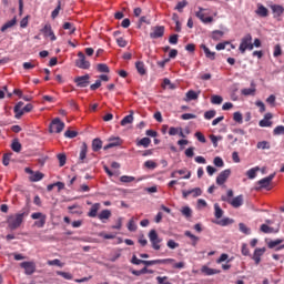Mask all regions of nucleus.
Listing matches in <instances>:
<instances>
[{"label":"nucleus","mask_w":284,"mask_h":284,"mask_svg":"<svg viewBox=\"0 0 284 284\" xmlns=\"http://www.w3.org/2000/svg\"><path fill=\"white\" fill-rule=\"evenodd\" d=\"M30 214V207H23L16 215H10L7 220L9 230H19L21 227V223H23V219Z\"/></svg>","instance_id":"1"},{"label":"nucleus","mask_w":284,"mask_h":284,"mask_svg":"<svg viewBox=\"0 0 284 284\" xmlns=\"http://www.w3.org/2000/svg\"><path fill=\"white\" fill-rule=\"evenodd\" d=\"M239 50L242 54H245L246 50H254V44H252V34L247 33L242 38Z\"/></svg>","instance_id":"2"},{"label":"nucleus","mask_w":284,"mask_h":284,"mask_svg":"<svg viewBox=\"0 0 284 284\" xmlns=\"http://www.w3.org/2000/svg\"><path fill=\"white\" fill-rule=\"evenodd\" d=\"M149 241L151 243V246L155 251L161 250V243H163V239L159 237V233H156V230H151L149 232Z\"/></svg>","instance_id":"3"},{"label":"nucleus","mask_w":284,"mask_h":284,"mask_svg":"<svg viewBox=\"0 0 284 284\" xmlns=\"http://www.w3.org/2000/svg\"><path fill=\"white\" fill-rule=\"evenodd\" d=\"M65 128V123L61 121L59 118H54L49 126V132H55V134H61L63 129Z\"/></svg>","instance_id":"4"},{"label":"nucleus","mask_w":284,"mask_h":284,"mask_svg":"<svg viewBox=\"0 0 284 284\" xmlns=\"http://www.w3.org/2000/svg\"><path fill=\"white\" fill-rule=\"evenodd\" d=\"M31 219L34 222L36 227H44L45 221H48V216L41 212H36L31 214ZM39 220V221H38Z\"/></svg>","instance_id":"5"},{"label":"nucleus","mask_w":284,"mask_h":284,"mask_svg":"<svg viewBox=\"0 0 284 284\" xmlns=\"http://www.w3.org/2000/svg\"><path fill=\"white\" fill-rule=\"evenodd\" d=\"M221 200L229 203V205H232V207L239 209L241 205H243V195H237L234 199H230L225 195L221 196Z\"/></svg>","instance_id":"6"},{"label":"nucleus","mask_w":284,"mask_h":284,"mask_svg":"<svg viewBox=\"0 0 284 284\" xmlns=\"http://www.w3.org/2000/svg\"><path fill=\"white\" fill-rule=\"evenodd\" d=\"M174 258H164V260H142V265H145V267H150L152 265H168V263H174Z\"/></svg>","instance_id":"7"},{"label":"nucleus","mask_w":284,"mask_h":284,"mask_svg":"<svg viewBox=\"0 0 284 284\" xmlns=\"http://www.w3.org/2000/svg\"><path fill=\"white\" fill-rule=\"evenodd\" d=\"M165 34L164 26H155L151 28L150 39H161Z\"/></svg>","instance_id":"8"},{"label":"nucleus","mask_w":284,"mask_h":284,"mask_svg":"<svg viewBox=\"0 0 284 284\" xmlns=\"http://www.w3.org/2000/svg\"><path fill=\"white\" fill-rule=\"evenodd\" d=\"M274 176H276V173L270 174L266 178H263L262 180L257 181V185H260V187H257V190H272L270 187V183H272V181H274Z\"/></svg>","instance_id":"9"},{"label":"nucleus","mask_w":284,"mask_h":284,"mask_svg":"<svg viewBox=\"0 0 284 284\" xmlns=\"http://www.w3.org/2000/svg\"><path fill=\"white\" fill-rule=\"evenodd\" d=\"M79 60H77L75 65L81 70H90V61L85 60V54L83 52L78 53Z\"/></svg>","instance_id":"10"},{"label":"nucleus","mask_w":284,"mask_h":284,"mask_svg":"<svg viewBox=\"0 0 284 284\" xmlns=\"http://www.w3.org/2000/svg\"><path fill=\"white\" fill-rule=\"evenodd\" d=\"M74 83L78 88H88L90 85V74L77 77Z\"/></svg>","instance_id":"11"},{"label":"nucleus","mask_w":284,"mask_h":284,"mask_svg":"<svg viewBox=\"0 0 284 284\" xmlns=\"http://www.w3.org/2000/svg\"><path fill=\"white\" fill-rule=\"evenodd\" d=\"M231 174H232V170L230 169L222 171L216 178V184L225 185V182L227 181V179H230Z\"/></svg>","instance_id":"12"},{"label":"nucleus","mask_w":284,"mask_h":284,"mask_svg":"<svg viewBox=\"0 0 284 284\" xmlns=\"http://www.w3.org/2000/svg\"><path fill=\"white\" fill-rule=\"evenodd\" d=\"M205 9L199 7V11L195 12V17H197V19H200V21H202V23H212V21H214L213 17H206L205 18Z\"/></svg>","instance_id":"13"},{"label":"nucleus","mask_w":284,"mask_h":284,"mask_svg":"<svg viewBox=\"0 0 284 284\" xmlns=\"http://www.w3.org/2000/svg\"><path fill=\"white\" fill-rule=\"evenodd\" d=\"M20 267L24 270L26 274L31 275L34 274L37 266L34 265V262H22L20 264Z\"/></svg>","instance_id":"14"},{"label":"nucleus","mask_w":284,"mask_h":284,"mask_svg":"<svg viewBox=\"0 0 284 284\" xmlns=\"http://www.w3.org/2000/svg\"><path fill=\"white\" fill-rule=\"evenodd\" d=\"M41 32L44 37H50L51 41H57V36H54V31H52V26L45 24L42 29Z\"/></svg>","instance_id":"15"},{"label":"nucleus","mask_w":284,"mask_h":284,"mask_svg":"<svg viewBox=\"0 0 284 284\" xmlns=\"http://www.w3.org/2000/svg\"><path fill=\"white\" fill-rule=\"evenodd\" d=\"M273 116L272 113H266L264 119L258 122L260 128H272V121L270 120L273 119Z\"/></svg>","instance_id":"16"},{"label":"nucleus","mask_w":284,"mask_h":284,"mask_svg":"<svg viewBox=\"0 0 284 284\" xmlns=\"http://www.w3.org/2000/svg\"><path fill=\"white\" fill-rule=\"evenodd\" d=\"M266 252L265 247L262 248H255L253 254V261H255V265H258L261 263V256H263Z\"/></svg>","instance_id":"17"},{"label":"nucleus","mask_w":284,"mask_h":284,"mask_svg":"<svg viewBox=\"0 0 284 284\" xmlns=\"http://www.w3.org/2000/svg\"><path fill=\"white\" fill-rule=\"evenodd\" d=\"M271 10L274 14V19H278V17H283L284 8L281 4H272Z\"/></svg>","instance_id":"18"},{"label":"nucleus","mask_w":284,"mask_h":284,"mask_svg":"<svg viewBox=\"0 0 284 284\" xmlns=\"http://www.w3.org/2000/svg\"><path fill=\"white\" fill-rule=\"evenodd\" d=\"M201 49L204 51L206 59H210L211 61H214L216 59V52L211 51L207 45L201 44Z\"/></svg>","instance_id":"19"},{"label":"nucleus","mask_w":284,"mask_h":284,"mask_svg":"<svg viewBox=\"0 0 284 284\" xmlns=\"http://www.w3.org/2000/svg\"><path fill=\"white\" fill-rule=\"evenodd\" d=\"M255 13L257 14V17H262L264 19L265 17H270V10H267V8H265V6L263 4H257Z\"/></svg>","instance_id":"20"},{"label":"nucleus","mask_w":284,"mask_h":284,"mask_svg":"<svg viewBox=\"0 0 284 284\" xmlns=\"http://www.w3.org/2000/svg\"><path fill=\"white\" fill-rule=\"evenodd\" d=\"M88 156V144L83 143L80 150L79 163H87L85 159Z\"/></svg>","instance_id":"21"},{"label":"nucleus","mask_w":284,"mask_h":284,"mask_svg":"<svg viewBox=\"0 0 284 284\" xmlns=\"http://www.w3.org/2000/svg\"><path fill=\"white\" fill-rule=\"evenodd\" d=\"M213 223H215V225H220L221 227H227V225H232V223H234V220L230 217H224L222 220H216Z\"/></svg>","instance_id":"22"},{"label":"nucleus","mask_w":284,"mask_h":284,"mask_svg":"<svg viewBox=\"0 0 284 284\" xmlns=\"http://www.w3.org/2000/svg\"><path fill=\"white\" fill-rule=\"evenodd\" d=\"M110 143L104 145L103 150H110L112 148H118V145H121V139L120 138H113L109 140Z\"/></svg>","instance_id":"23"},{"label":"nucleus","mask_w":284,"mask_h":284,"mask_svg":"<svg viewBox=\"0 0 284 284\" xmlns=\"http://www.w3.org/2000/svg\"><path fill=\"white\" fill-rule=\"evenodd\" d=\"M184 236H187V239H190L192 241L191 245L193 247H196V245H199V241H200L199 236L192 234L191 231H185Z\"/></svg>","instance_id":"24"},{"label":"nucleus","mask_w":284,"mask_h":284,"mask_svg":"<svg viewBox=\"0 0 284 284\" xmlns=\"http://www.w3.org/2000/svg\"><path fill=\"white\" fill-rule=\"evenodd\" d=\"M21 108H23V102H18L14 105L13 111H14V114H16V119H20L21 116H23V111H22Z\"/></svg>","instance_id":"25"},{"label":"nucleus","mask_w":284,"mask_h":284,"mask_svg":"<svg viewBox=\"0 0 284 284\" xmlns=\"http://www.w3.org/2000/svg\"><path fill=\"white\" fill-rule=\"evenodd\" d=\"M101 207V204L100 203H95L91 206L89 213H88V216H90L91 219H95L99 210Z\"/></svg>","instance_id":"26"},{"label":"nucleus","mask_w":284,"mask_h":284,"mask_svg":"<svg viewBox=\"0 0 284 284\" xmlns=\"http://www.w3.org/2000/svg\"><path fill=\"white\" fill-rule=\"evenodd\" d=\"M135 68L141 77L148 74V70H145V63H143L142 61L135 62Z\"/></svg>","instance_id":"27"},{"label":"nucleus","mask_w":284,"mask_h":284,"mask_svg":"<svg viewBox=\"0 0 284 284\" xmlns=\"http://www.w3.org/2000/svg\"><path fill=\"white\" fill-rule=\"evenodd\" d=\"M17 26V17L13 19L9 20L1 27V32H6V30H9V28H14Z\"/></svg>","instance_id":"28"},{"label":"nucleus","mask_w":284,"mask_h":284,"mask_svg":"<svg viewBox=\"0 0 284 284\" xmlns=\"http://www.w3.org/2000/svg\"><path fill=\"white\" fill-rule=\"evenodd\" d=\"M199 94H201V91L196 92L194 90H189L186 92V101H196V99H199Z\"/></svg>","instance_id":"29"},{"label":"nucleus","mask_w":284,"mask_h":284,"mask_svg":"<svg viewBox=\"0 0 284 284\" xmlns=\"http://www.w3.org/2000/svg\"><path fill=\"white\" fill-rule=\"evenodd\" d=\"M101 148H103V141H101V139L95 138L92 141V150L93 152H99V150H101Z\"/></svg>","instance_id":"30"},{"label":"nucleus","mask_w":284,"mask_h":284,"mask_svg":"<svg viewBox=\"0 0 284 284\" xmlns=\"http://www.w3.org/2000/svg\"><path fill=\"white\" fill-rule=\"evenodd\" d=\"M110 216H112V212L110 210L105 209L99 213L98 219L100 221H105V220L110 219Z\"/></svg>","instance_id":"31"},{"label":"nucleus","mask_w":284,"mask_h":284,"mask_svg":"<svg viewBox=\"0 0 284 284\" xmlns=\"http://www.w3.org/2000/svg\"><path fill=\"white\" fill-rule=\"evenodd\" d=\"M150 143L152 140L150 138H142L140 141L136 142L138 148H150Z\"/></svg>","instance_id":"32"},{"label":"nucleus","mask_w":284,"mask_h":284,"mask_svg":"<svg viewBox=\"0 0 284 284\" xmlns=\"http://www.w3.org/2000/svg\"><path fill=\"white\" fill-rule=\"evenodd\" d=\"M225 32L221 31V30H214L212 31V36L211 39H213V41H221V39H223Z\"/></svg>","instance_id":"33"},{"label":"nucleus","mask_w":284,"mask_h":284,"mask_svg":"<svg viewBox=\"0 0 284 284\" xmlns=\"http://www.w3.org/2000/svg\"><path fill=\"white\" fill-rule=\"evenodd\" d=\"M202 273L205 274V276H214V274H219V270L203 266Z\"/></svg>","instance_id":"34"},{"label":"nucleus","mask_w":284,"mask_h":284,"mask_svg":"<svg viewBox=\"0 0 284 284\" xmlns=\"http://www.w3.org/2000/svg\"><path fill=\"white\" fill-rule=\"evenodd\" d=\"M132 114H134V111H131V113L129 115L124 116L121 120L120 124L128 125V124L132 123V121H134V116Z\"/></svg>","instance_id":"35"},{"label":"nucleus","mask_w":284,"mask_h":284,"mask_svg":"<svg viewBox=\"0 0 284 284\" xmlns=\"http://www.w3.org/2000/svg\"><path fill=\"white\" fill-rule=\"evenodd\" d=\"M241 94L243 97H254L256 94V88L242 89Z\"/></svg>","instance_id":"36"},{"label":"nucleus","mask_w":284,"mask_h":284,"mask_svg":"<svg viewBox=\"0 0 284 284\" xmlns=\"http://www.w3.org/2000/svg\"><path fill=\"white\" fill-rule=\"evenodd\" d=\"M43 176H44L43 173L37 171L36 173L33 172V174L30 176V181L32 183H37V182L41 181L43 179Z\"/></svg>","instance_id":"37"},{"label":"nucleus","mask_w":284,"mask_h":284,"mask_svg":"<svg viewBox=\"0 0 284 284\" xmlns=\"http://www.w3.org/2000/svg\"><path fill=\"white\" fill-rule=\"evenodd\" d=\"M283 239H277V240H272L267 243V247L270 250H274V247H278V245H281V243H283Z\"/></svg>","instance_id":"38"},{"label":"nucleus","mask_w":284,"mask_h":284,"mask_svg":"<svg viewBox=\"0 0 284 284\" xmlns=\"http://www.w3.org/2000/svg\"><path fill=\"white\" fill-rule=\"evenodd\" d=\"M214 216L215 219H223V209H221V205H219V203L214 204Z\"/></svg>","instance_id":"39"},{"label":"nucleus","mask_w":284,"mask_h":284,"mask_svg":"<svg viewBox=\"0 0 284 284\" xmlns=\"http://www.w3.org/2000/svg\"><path fill=\"white\" fill-rule=\"evenodd\" d=\"M260 231L263 232V234H272V233H274V227H272L267 224H262L260 226Z\"/></svg>","instance_id":"40"},{"label":"nucleus","mask_w":284,"mask_h":284,"mask_svg":"<svg viewBox=\"0 0 284 284\" xmlns=\"http://www.w3.org/2000/svg\"><path fill=\"white\" fill-rule=\"evenodd\" d=\"M11 150L13 152H21V144L19 143V139H14L13 142L11 143Z\"/></svg>","instance_id":"41"},{"label":"nucleus","mask_w":284,"mask_h":284,"mask_svg":"<svg viewBox=\"0 0 284 284\" xmlns=\"http://www.w3.org/2000/svg\"><path fill=\"white\" fill-rule=\"evenodd\" d=\"M181 213L185 219H192V209L190 206L182 207Z\"/></svg>","instance_id":"42"},{"label":"nucleus","mask_w":284,"mask_h":284,"mask_svg":"<svg viewBox=\"0 0 284 284\" xmlns=\"http://www.w3.org/2000/svg\"><path fill=\"white\" fill-rule=\"evenodd\" d=\"M239 227H240V232H242V234H246V235L252 234V230L250 227H247V225H245V223H240Z\"/></svg>","instance_id":"43"},{"label":"nucleus","mask_w":284,"mask_h":284,"mask_svg":"<svg viewBox=\"0 0 284 284\" xmlns=\"http://www.w3.org/2000/svg\"><path fill=\"white\" fill-rule=\"evenodd\" d=\"M63 30H71L70 34H74V32H77V28L74 24H72V22H64Z\"/></svg>","instance_id":"44"},{"label":"nucleus","mask_w":284,"mask_h":284,"mask_svg":"<svg viewBox=\"0 0 284 284\" xmlns=\"http://www.w3.org/2000/svg\"><path fill=\"white\" fill-rule=\"evenodd\" d=\"M258 166H256V168H253V169H250L247 172H246V176L248 178V179H256V172H258Z\"/></svg>","instance_id":"45"},{"label":"nucleus","mask_w":284,"mask_h":284,"mask_svg":"<svg viewBox=\"0 0 284 284\" xmlns=\"http://www.w3.org/2000/svg\"><path fill=\"white\" fill-rule=\"evenodd\" d=\"M213 163H214L215 168H224L225 166V162L223 161V158H221V156L214 158Z\"/></svg>","instance_id":"46"},{"label":"nucleus","mask_w":284,"mask_h":284,"mask_svg":"<svg viewBox=\"0 0 284 284\" xmlns=\"http://www.w3.org/2000/svg\"><path fill=\"white\" fill-rule=\"evenodd\" d=\"M211 103H213V105H221V103H223V97L212 95Z\"/></svg>","instance_id":"47"},{"label":"nucleus","mask_w":284,"mask_h":284,"mask_svg":"<svg viewBox=\"0 0 284 284\" xmlns=\"http://www.w3.org/2000/svg\"><path fill=\"white\" fill-rule=\"evenodd\" d=\"M121 183H132L133 181H136V178L131 175H122L120 178Z\"/></svg>","instance_id":"48"},{"label":"nucleus","mask_w":284,"mask_h":284,"mask_svg":"<svg viewBox=\"0 0 284 284\" xmlns=\"http://www.w3.org/2000/svg\"><path fill=\"white\" fill-rule=\"evenodd\" d=\"M214 116H216V110H209L204 113V119H206V121L214 119Z\"/></svg>","instance_id":"49"},{"label":"nucleus","mask_w":284,"mask_h":284,"mask_svg":"<svg viewBox=\"0 0 284 284\" xmlns=\"http://www.w3.org/2000/svg\"><path fill=\"white\" fill-rule=\"evenodd\" d=\"M12 158V153H4L2 158V164L8 168L10 165V159Z\"/></svg>","instance_id":"50"},{"label":"nucleus","mask_w":284,"mask_h":284,"mask_svg":"<svg viewBox=\"0 0 284 284\" xmlns=\"http://www.w3.org/2000/svg\"><path fill=\"white\" fill-rule=\"evenodd\" d=\"M64 136H65L67 139H77V136H79V132H77V131H71V130H67V131L64 132Z\"/></svg>","instance_id":"51"},{"label":"nucleus","mask_w":284,"mask_h":284,"mask_svg":"<svg viewBox=\"0 0 284 284\" xmlns=\"http://www.w3.org/2000/svg\"><path fill=\"white\" fill-rule=\"evenodd\" d=\"M266 103H268V105H271V108H276V95L271 94V95L266 99Z\"/></svg>","instance_id":"52"},{"label":"nucleus","mask_w":284,"mask_h":284,"mask_svg":"<svg viewBox=\"0 0 284 284\" xmlns=\"http://www.w3.org/2000/svg\"><path fill=\"white\" fill-rule=\"evenodd\" d=\"M210 139L213 143V146L219 148V141H221L223 139V136H221V135L216 136V135L212 134V135H210Z\"/></svg>","instance_id":"53"},{"label":"nucleus","mask_w":284,"mask_h":284,"mask_svg":"<svg viewBox=\"0 0 284 284\" xmlns=\"http://www.w3.org/2000/svg\"><path fill=\"white\" fill-rule=\"evenodd\" d=\"M97 69L99 72L110 73V67L105 63H99Z\"/></svg>","instance_id":"54"},{"label":"nucleus","mask_w":284,"mask_h":284,"mask_svg":"<svg viewBox=\"0 0 284 284\" xmlns=\"http://www.w3.org/2000/svg\"><path fill=\"white\" fill-rule=\"evenodd\" d=\"M186 6H187V0H182L178 2L175 10H178V12H183V8H185Z\"/></svg>","instance_id":"55"},{"label":"nucleus","mask_w":284,"mask_h":284,"mask_svg":"<svg viewBox=\"0 0 284 284\" xmlns=\"http://www.w3.org/2000/svg\"><path fill=\"white\" fill-rule=\"evenodd\" d=\"M58 160H59L60 168H63V165H65V161H68V158L65 156L64 153H60L58 154Z\"/></svg>","instance_id":"56"},{"label":"nucleus","mask_w":284,"mask_h":284,"mask_svg":"<svg viewBox=\"0 0 284 284\" xmlns=\"http://www.w3.org/2000/svg\"><path fill=\"white\" fill-rule=\"evenodd\" d=\"M233 121H235V123H243V114L241 112H235L233 114Z\"/></svg>","instance_id":"57"},{"label":"nucleus","mask_w":284,"mask_h":284,"mask_svg":"<svg viewBox=\"0 0 284 284\" xmlns=\"http://www.w3.org/2000/svg\"><path fill=\"white\" fill-rule=\"evenodd\" d=\"M61 11V0L58 1L57 8L52 11L51 17L57 19L59 17V12Z\"/></svg>","instance_id":"58"},{"label":"nucleus","mask_w":284,"mask_h":284,"mask_svg":"<svg viewBox=\"0 0 284 284\" xmlns=\"http://www.w3.org/2000/svg\"><path fill=\"white\" fill-rule=\"evenodd\" d=\"M274 136H281V134H284V126L278 125L273 130Z\"/></svg>","instance_id":"59"},{"label":"nucleus","mask_w":284,"mask_h":284,"mask_svg":"<svg viewBox=\"0 0 284 284\" xmlns=\"http://www.w3.org/2000/svg\"><path fill=\"white\" fill-rule=\"evenodd\" d=\"M129 232H136V224H134V219H131L128 223Z\"/></svg>","instance_id":"60"},{"label":"nucleus","mask_w":284,"mask_h":284,"mask_svg":"<svg viewBox=\"0 0 284 284\" xmlns=\"http://www.w3.org/2000/svg\"><path fill=\"white\" fill-rule=\"evenodd\" d=\"M166 246L170 248V250H176V247H179V243L174 242V240H169L166 242Z\"/></svg>","instance_id":"61"},{"label":"nucleus","mask_w":284,"mask_h":284,"mask_svg":"<svg viewBox=\"0 0 284 284\" xmlns=\"http://www.w3.org/2000/svg\"><path fill=\"white\" fill-rule=\"evenodd\" d=\"M144 166H146L149 170H155L156 163L154 161L148 160L144 162Z\"/></svg>","instance_id":"62"},{"label":"nucleus","mask_w":284,"mask_h":284,"mask_svg":"<svg viewBox=\"0 0 284 284\" xmlns=\"http://www.w3.org/2000/svg\"><path fill=\"white\" fill-rule=\"evenodd\" d=\"M281 54H283V51L281 49V44H276L274 47V52H273V57H281Z\"/></svg>","instance_id":"63"},{"label":"nucleus","mask_w":284,"mask_h":284,"mask_svg":"<svg viewBox=\"0 0 284 284\" xmlns=\"http://www.w3.org/2000/svg\"><path fill=\"white\" fill-rule=\"evenodd\" d=\"M166 280H168V276H163V277L158 276L156 277V281L159 284H171L170 282H165Z\"/></svg>","instance_id":"64"}]
</instances>
